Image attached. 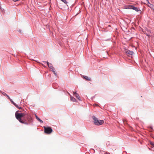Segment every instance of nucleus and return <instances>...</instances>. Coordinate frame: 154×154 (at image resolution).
<instances>
[{"label": "nucleus", "instance_id": "8", "mask_svg": "<svg viewBox=\"0 0 154 154\" xmlns=\"http://www.w3.org/2000/svg\"><path fill=\"white\" fill-rule=\"evenodd\" d=\"M70 97V100L71 101H73L74 102H76V100L74 97H73L72 96H71Z\"/></svg>", "mask_w": 154, "mask_h": 154}, {"label": "nucleus", "instance_id": "13", "mask_svg": "<svg viewBox=\"0 0 154 154\" xmlns=\"http://www.w3.org/2000/svg\"><path fill=\"white\" fill-rule=\"evenodd\" d=\"M61 0L66 4L67 3V2H66V0Z\"/></svg>", "mask_w": 154, "mask_h": 154}, {"label": "nucleus", "instance_id": "14", "mask_svg": "<svg viewBox=\"0 0 154 154\" xmlns=\"http://www.w3.org/2000/svg\"><path fill=\"white\" fill-rule=\"evenodd\" d=\"M150 143L151 145L152 146H153L154 147V144L152 142H150Z\"/></svg>", "mask_w": 154, "mask_h": 154}, {"label": "nucleus", "instance_id": "17", "mask_svg": "<svg viewBox=\"0 0 154 154\" xmlns=\"http://www.w3.org/2000/svg\"><path fill=\"white\" fill-rule=\"evenodd\" d=\"M77 94L76 93V92H73V94L74 95H76V94Z\"/></svg>", "mask_w": 154, "mask_h": 154}, {"label": "nucleus", "instance_id": "10", "mask_svg": "<svg viewBox=\"0 0 154 154\" xmlns=\"http://www.w3.org/2000/svg\"><path fill=\"white\" fill-rule=\"evenodd\" d=\"M75 96L78 99H79V100H81V99H80V97L78 94H76V95H75Z\"/></svg>", "mask_w": 154, "mask_h": 154}, {"label": "nucleus", "instance_id": "19", "mask_svg": "<svg viewBox=\"0 0 154 154\" xmlns=\"http://www.w3.org/2000/svg\"><path fill=\"white\" fill-rule=\"evenodd\" d=\"M19 0H13V1L14 2H16L18 1Z\"/></svg>", "mask_w": 154, "mask_h": 154}, {"label": "nucleus", "instance_id": "5", "mask_svg": "<svg viewBox=\"0 0 154 154\" xmlns=\"http://www.w3.org/2000/svg\"><path fill=\"white\" fill-rule=\"evenodd\" d=\"M125 53L128 56H130L131 55H133L134 53L132 51L128 50L127 49L125 50Z\"/></svg>", "mask_w": 154, "mask_h": 154}, {"label": "nucleus", "instance_id": "4", "mask_svg": "<svg viewBox=\"0 0 154 154\" xmlns=\"http://www.w3.org/2000/svg\"><path fill=\"white\" fill-rule=\"evenodd\" d=\"M45 132L47 134H50L53 131L51 127H46L45 126L44 127Z\"/></svg>", "mask_w": 154, "mask_h": 154}, {"label": "nucleus", "instance_id": "1", "mask_svg": "<svg viewBox=\"0 0 154 154\" xmlns=\"http://www.w3.org/2000/svg\"><path fill=\"white\" fill-rule=\"evenodd\" d=\"M25 115L23 113H19L17 112L15 113V116L16 118L21 123L26 125H28L29 123L24 120H22L21 118Z\"/></svg>", "mask_w": 154, "mask_h": 154}, {"label": "nucleus", "instance_id": "20", "mask_svg": "<svg viewBox=\"0 0 154 154\" xmlns=\"http://www.w3.org/2000/svg\"><path fill=\"white\" fill-rule=\"evenodd\" d=\"M0 93H2V91H0Z\"/></svg>", "mask_w": 154, "mask_h": 154}, {"label": "nucleus", "instance_id": "3", "mask_svg": "<svg viewBox=\"0 0 154 154\" xmlns=\"http://www.w3.org/2000/svg\"><path fill=\"white\" fill-rule=\"evenodd\" d=\"M128 8H127L129 9H132L137 12H139L140 13V14L141 13V11L140 10L139 8H137L134 7L133 5H129L128 6Z\"/></svg>", "mask_w": 154, "mask_h": 154}, {"label": "nucleus", "instance_id": "16", "mask_svg": "<svg viewBox=\"0 0 154 154\" xmlns=\"http://www.w3.org/2000/svg\"><path fill=\"white\" fill-rule=\"evenodd\" d=\"M27 119L28 121H30V119H31V118H27Z\"/></svg>", "mask_w": 154, "mask_h": 154}, {"label": "nucleus", "instance_id": "2", "mask_svg": "<svg viewBox=\"0 0 154 154\" xmlns=\"http://www.w3.org/2000/svg\"><path fill=\"white\" fill-rule=\"evenodd\" d=\"M92 117L94 119V123L96 125L99 126L102 125L104 123L103 120L98 119L94 116H93Z\"/></svg>", "mask_w": 154, "mask_h": 154}, {"label": "nucleus", "instance_id": "18", "mask_svg": "<svg viewBox=\"0 0 154 154\" xmlns=\"http://www.w3.org/2000/svg\"><path fill=\"white\" fill-rule=\"evenodd\" d=\"M11 101V102H12L13 101V100H12V99H11V98L10 97V98H8Z\"/></svg>", "mask_w": 154, "mask_h": 154}, {"label": "nucleus", "instance_id": "7", "mask_svg": "<svg viewBox=\"0 0 154 154\" xmlns=\"http://www.w3.org/2000/svg\"><path fill=\"white\" fill-rule=\"evenodd\" d=\"M83 77L84 78L86 79V80L89 81H91V79L89 77H88L87 76H84Z\"/></svg>", "mask_w": 154, "mask_h": 154}, {"label": "nucleus", "instance_id": "11", "mask_svg": "<svg viewBox=\"0 0 154 154\" xmlns=\"http://www.w3.org/2000/svg\"><path fill=\"white\" fill-rule=\"evenodd\" d=\"M11 103L14 105H15L17 107L19 108V109H20L21 108H19V107H18V106L13 101L11 102Z\"/></svg>", "mask_w": 154, "mask_h": 154}, {"label": "nucleus", "instance_id": "15", "mask_svg": "<svg viewBox=\"0 0 154 154\" xmlns=\"http://www.w3.org/2000/svg\"><path fill=\"white\" fill-rule=\"evenodd\" d=\"M52 71L53 72L54 74H55L56 75V74H57L55 72V71L54 70H53V69L52 70Z\"/></svg>", "mask_w": 154, "mask_h": 154}, {"label": "nucleus", "instance_id": "9", "mask_svg": "<svg viewBox=\"0 0 154 154\" xmlns=\"http://www.w3.org/2000/svg\"><path fill=\"white\" fill-rule=\"evenodd\" d=\"M35 116L36 119L38 121H39L40 122L43 123V122L36 115H35Z\"/></svg>", "mask_w": 154, "mask_h": 154}, {"label": "nucleus", "instance_id": "6", "mask_svg": "<svg viewBox=\"0 0 154 154\" xmlns=\"http://www.w3.org/2000/svg\"><path fill=\"white\" fill-rule=\"evenodd\" d=\"M45 63H47V65L48 67L51 69H52L53 68V67L52 66V64L51 63H49V62H44Z\"/></svg>", "mask_w": 154, "mask_h": 154}, {"label": "nucleus", "instance_id": "12", "mask_svg": "<svg viewBox=\"0 0 154 154\" xmlns=\"http://www.w3.org/2000/svg\"><path fill=\"white\" fill-rule=\"evenodd\" d=\"M2 93L3 95L6 96L8 98H10V97L7 94L3 92Z\"/></svg>", "mask_w": 154, "mask_h": 154}]
</instances>
